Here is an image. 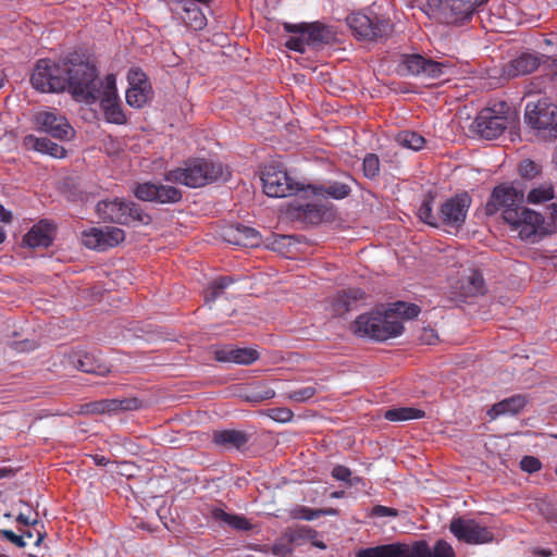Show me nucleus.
<instances>
[{"label": "nucleus", "mask_w": 557, "mask_h": 557, "mask_svg": "<svg viewBox=\"0 0 557 557\" xmlns=\"http://www.w3.org/2000/svg\"><path fill=\"white\" fill-rule=\"evenodd\" d=\"M66 89L78 100L95 102L104 85L96 65L85 53L77 51L64 58Z\"/></svg>", "instance_id": "f257e3e1"}, {"label": "nucleus", "mask_w": 557, "mask_h": 557, "mask_svg": "<svg viewBox=\"0 0 557 557\" xmlns=\"http://www.w3.org/2000/svg\"><path fill=\"white\" fill-rule=\"evenodd\" d=\"M228 176L230 172L221 163L207 159L188 160L183 166L164 174L165 181L190 188H199L219 180L226 181Z\"/></svg>", "instance_id": "f03ea898"}, {"label": "nucleus", "mask_w": 557, "mask_h": 557, "mask_svg": "<svg viewBox=\"0 0 557 557\" xmlns=\"http://www.w3.org/2000/svg\"><path fill=\"white\" fill-rule=\"evenodd\" d=\"M404 325L392 312L372 311L360 314L355 321V333L376 341H386L400 335Z\"/></svg>", "instance_id": "7ed1b4c3"}, {"label": "nucleus", "mask_w": 557, "mask_h": 557, "mask_svg": "<svg viewBox=\"0 0 557 557\" xmlns=\"http://www.w3.org/2000/svg\"><path fill=\"white\" fill-rule=\"evenodd\" d=\"M96 212L103 222L121 225H128L133 222L148 225L152 221L140 205L121 198L99 201L96 206Z\"/></svg>", "instance_id": "20e7f679"}, {"label": "nucleus", "mask_w": 557, "mask_h": 557, "mask_svg": "<svg viewBox=\"0 0 557 557\" xmlns=\"http://www.w3.org/2000/svg\"><path fill=\"white\" fill-rule=\"evenodd\" d=\"M284 29L290 34L285 46L297 52H305L306 46H320L330 44L335 37V33L327 26L315 23L290 24L285 23Z\"/></svg>", "instance_id": "39448f33"}, {"label": "nucleus", "mask_w": 557, "mask_h": 557, "mask_svg": "<svg viewBox=\"0 0 557 557\" xmlns=\"http://www.w3.org/2000/svg\"><path fill=\"white\" fill-rule=\"evenodd\" d=\"M347 24L356 38L367 41L385 39L392 34L394 28L388 18L372 12L351 13L347 16Z\"/></svg>", "instance_id": "423d86ee"}, {"label": "nucleus", "mask_w": 557, "mask_h": 557, "mask_svg": "<svg viewBox=\"0 0 557 557\" xmlns=\"http://www.w3.org/2000/svg\"><path fill=\"white\" fill-rule=\"evenodd\" d=\"M64 58L60 61L39 59L30 76L32 86L41 92L66 90Z\"/></svg>", "instance_id": "0eeeda50"}, {"label": "nucleus", "mask_w": 557, "mask_h": 557, "mask_svg": "<svg viewBox=\"0 0 557 557\" xmlns=\"http://www.w3.org/2000/svg\"><path fill=\"white\" fill-rule=\"evenodd\" d=\"M263 191L273 198H284L299 191L307 193V187L294 181L288 173L276 164L265 165L261 172Z\"/></svg>", "instance_id": "6e6552de"}, {"label": "nucleus", "mask_w": 557, "mask_h": 557, "mask_svg": "<svg viewBox=\"0 0 557 557\" xmlns=\"http://www.w3.org/2000/svg\"><path fill=\"white\" fill-rule=\"evenodd\" d=\"M524 120L544 139H557V106L546 100L529 102Z\"/></svg>", "instance_id": "1a4fd4ad"}, {"label": "nucleus", "mask_w": 557, "mask_h": 557, "mask_svg": "<svg viewBox=\"0 0 557 557\" xmlns=\"http://www.w3.org/2000/svg\"><path fill=\"white\" fill-rule=\"evenodd\" d=\"M524 202V190L519 182L503 183L494 187L490 200L485 206L486 214L493 215L502 210L506 221V211H518Z\"/></svg>", "instance_id": "9d476101"}, {"label": "nucleus", "mask_w": 557, "mask_h": 557, "mask_svg": "<svg viewBox=\"0 0 557 557\" xmlns=\"http://www.w3.org/2000/svg\"><path fill=\"white\" fill-rule=\"evenodd\" d=\"M449 531L459 542L471 545L487 544L494 540L493 532L473 519L454 518Z\"/></svg>", "instance_id": "9b49d317"}, {"label": "nucleus", "mask_w": 557, "mask_h": 557, "mask_svg": "<svg viewBox=\"0 0 557 557\" xmlns=\"http://www.w3.org/2000/svg\"><path fill=\"white\" fill-rule=\"evenodd\" d=\"M97 100H100L101 109L109 123L119 125L126 123V115L117 96L116 81L113 74L106 76L104 85L100 88Z\"/></svg>", "instance_id": "f8f14e48"}, {"label": "nucleus", "mask_w": 557, "mask_h": 557, "mask_svg": "<svg viewBox=\"0 0 557 557\" xmlns=\"http://www.w3.org/2000/svg\"><path fill=\"white\" fill-rule=\"evenodd\" d=\"M471 202V197L466 191L446 199L440 207V224L460 228L466 221Z\"/></svg>", "instance_id": "ddd939ff"}, {"label": "nucleus", "mask_w": 557, "mask_h": 557, "mask_svg": "<svg viewBox=\"0 0 557 557\" xmlns=\"http://www.w3.org/2000/svg\"><path fill=\"white\" fill-rule=\"evenodd\" d=\"M125 239V233L122 228L115 226L91 227L82 235L83 244L98 251H104L117 246Z\"/></svg>", "instance_id": "4468645a"}, {"label": "nucleus", "mask_w": 557, "mask_h": 557, "mask_svg": "<svg viewBox=\"0 0 557 557\" xmlns=\"http://www.w3.org/2000/svg\"><path fill=\"white\" fill-rule=\"evenodd\" d=\"M486 0H440V11L446 24L459 25L470 20Z\"/></svg>", "instance_id": "2eb2a0df"}, {"label": "nucleus", "mask_w": 557, "mask_h": 557, "mask_svg": "<svg viewBox=\"0 0 557 557\" xmlns=\"http://www.w3.org/2000/svg\"><path fill=\"white\" fill-rule=\"evenodd\" d=\"M136 198L143 201L158 203H176L182 200V191L169 185L154 184L150 182L137 184L134 189Z\"/></svg>", "instance_id": "dca6fc26"}, {"label": "nucleus", "mask_w": 557, "mask_h": 557, "mask_svg": "<svg viewBox=\"0 0 557 557\" xmlns=\"http://www.w3.org/2000/svg\"><path fill=\"white\" fill-rule=\"evenodd\" d=\"M506 222L515 230H519L522 238H530L535 235L544 223L542 214L522 206L518 211L507 210Z\"/></svg>", "instance_id": "f3484780"}, {"label": "nucleus", "mask_w": 557, "mask_h": 557, "mask_svg": "<svg viewBox=\"0 0 557 557\" xmlns=\"http://www.w3.org/2000/svg\"><path fill=\"white\" fill-rule=\"evenodd\" d=\"M401 67L408 75L423 78H440L444 74L446 66L421 54H407L404 57Z\"/></svg>", "instance_id": "a211bd4d"}, {"label": "nucleus", "mask_w": 557, "mask_h": 557, "mask_svg": "<svg viewBox=\"0 0 557 557\" xmlns=\"http://www.w3.org/2000/svg\"><path fill=\"white\" fill-rule=\"evenodd\" d=\"M35 123L40 131L61 140H69L74 133L67 120L57 112L40 111L35 115Z\"/></svg>", "instance_id": "6ab92c4d"}, {"label": "nucleus", "mask_w": 557, "mask_h": 557, "mask_svg": "<svg viewBox=\"0 0 557 557\" xmlns=\"http://www.w3.org/2000/svg\"><path fill=\"white\" fill-rule=\"evenodd\" d=\"M473 128L482 138L492 140L505 132L507 117L495 114L491 108H485L475 117Z\"/></svg>", "instance_id": "aec40b11"}, {"label": "nucleus", "mask_w": 557, "mask_h": 557, "mask_svg": "<svg viewBox=\"0 0 557 557\" xmlns=\"http://www.w3.org/2000/svg\"><path fill=\"white\" fill-rule=\"evenodd\" d=\"M356 557H416L414 542L411 544L394 542L360 548L356 552Z\"/></svg>", "instance_id": "412c9836"}, {"label": "nucleus", "mask_w": 557, "mask_h": 557, "mask_svg": "<svg viewBox=\"0 0 557 557\" xmlns=\"http://www.w3.org/2000/svg\"><path fill=\"white\" fill-rule=\"evenodd\" d=\"M140 400L137 398L100 399L85 404L83 411L94 414L115 413L119 411L136 410L140 408Z\"/></svg>", "instance_id": "4be33fe9"}, {"label": "nucleus", "mask_w": 557, "mask_h": 557, "mask_svg": "<svg viewBox=\"0 0 557 557\" xmlns=\"http://www.w3.org/2000/svg\"><path fill=\"white\" fill-rule=\"evenodd\" d=\"M258 350L248 347L223 346L214 350V359L219 362H233L242 366H250L259 359Z\"/></svg>", "instance_id": "5701e85b"}, {"label": "nucleus", "mask_w": 557, "mask_h": 557, "mask_svg": "<svg viewBox=\"0 0 557 557\" xmlns=\"http://www.w3.org/2000/svg\"><path fill=\"white\" fill-rule=\"evenodd\" d=\"M69 360L76 369L86 373L104 375L110 372L109 366L102 360L101 356L94 352L72 351Z\"/></svg>", "instance_id": "b1692460"}, {"label": "nucleus", "mask_w": 557, "mask_h": 557, "mask_svg": "<svg viewBox=\"0 0 557 557\" xmlns=\"http://www.w3.org/2000/svg\"><path fill=\"white\" fill-rule=\"evenodd\" d=\"M55 225L47 220L35 224L24 236L23 243L30 248H48L54 237Z\"/></svg>", "instance_id": "393cba45"}, {"label": "nucleus", "mask_w": 557, "mask_h": 557, "mask_svg": "<svg viewBox=\"0 0 557 557\" xmlns=\"http://www.w3.org/2000/svg\"><path fill=\"white\" fill-rule=\"evenodd\" d=\"M210 0H173L174 3L182 7L185 25L194 30H201L207 25V17L198 7V3L207 4Z\"/></svg>", "instance_id": "a878e982"}, {"label": "nucleus", "mask_w": 557, "mask_h": 557, "mask_svg": "<svg viewBox=\"0 0 557 557\" xmlns=\"http://www.w3.org/2000/svg\"><path fill=\"white\" fill-rule=\"evenodd\" d=\"M212 442L224 449H243L249 442V435L240 430H218L212 434Z\"/></svg>", "instance_id": "bb28decb"}, {"label": "nucleus", "mask_w": 557, "mask_h": 557, "mask_svg": "<svg viewBox=\"0 0 557 557\" xmlns=\"http://www.w3.org/2000/svg\"><path fill=\"white\" fill-rule=\"evenodd\" d=\"M366 293L361 288H348L341 290L333 299V311L337 315H343L346 312L357 308L358 302L363 300Z\"/></svg>", "instance_id": "cd10ccee"}, {"label": "nucleus", "mask_w": 557, "mask_h": 557, "mask_svg": "<svg viewBox=\"0 0 557 557\" xmlns=\"http://www.w3.org/2000/svg\"><path fill=\"white\" fill-rule=\"evenodd\" d=\"M416 557H456L453 546L445 540H437L433 546L425 540L414 541Z\"/></svg>", "instance_id": "c85d7f7f"}, {"label": "nucleus", "mask_w": 557, "mask_h": 557, "mask_svg": "<svg viewBox=\"0 0 557 557\" xmlns=\"http://www.w3.org/2000/svg\"><path fill=\"white\" fill-rule=\"evenodd\" d=\"M23 146L27 150L47 153L53 158H64L66 150L48 138H38L35 135H26L23 138Z\"/></svg>", "instance_id": "c756f323"}, {"label": "nucleus", "mask_w": 557, "mask_h": 557, "mask_svg": "<svg viewBox=\"0 0 557 557\" xmlns=\"http://www.w3.org/2000/svg\"><path fill=\"white\" fill-rule=\"evenodd\" d=\"M226 240L231 244L244 247H255L260 243L258 231L245 225L230 227L226 232Z\"/></svg>", "instance_id": "7c9ffc66"}, {"label": "nucleus", "mask_w": 557, "mask_h": 557, "mask_svg": "<svg viewBox=\"0 0 557 557\" xmlns=\"http://www.w3.org/2000/svg\"><path fill=\"white\" fill-rule=\"evenodd\" d=\"M541 63L534 53L524 52L511 60L507 67L509 76L527 75L535 71Z\"/></svg>", "instance_id": "2f4dec72"}, {"label": "nucleus", "mask_w": 557, "mask_h": 557, "mask_svg": "<svg viewBox=\"0 0 557 557\" xmlns=\"http://www.w3.org/2000/svg\"><path fill=\"white\" fill-rule=\"evenodd\" d=\"M525 404L527 400L523 396L515 395L493 405L487 414L492 420L502 414H517L524 408Z\"/></svg>", "instance_id": "473e14b6"}, {"label": "nucleus", "mask_w": 557, "mask_h": 557, "mask_svg": "<svg viewBox=\"0 0 557 557\" xmlns=\"http://www.w3.org/2000/svg\"><path fill=\"white\" fill-rule=\"evenodd\" d=\"M311 190L314 195H327L334 199H344L349 196L351 191V187L348 183L344 182H331L326 187L320 186L315 187L312 185L307 186V191Z\"/></svg>", "instance_id": "72a5a7b5"}, {"label": "nucleus", "mask_w": 557, "mask_h": 557, "mask_svg": "<svg viewBox=\"0 0 557 557\" xmlns=\"http://www.w3.org/2000/svg\"><path fill=\"white\" fill-rule=\"evenodd\" d=\"M211 513L215 520L223 521L235 530L250 531L252 529V523L244 516L228 513L221 508L212 509Z\"/></svg>", "instance_id": "f704fd0d"}, {"label": "nucleus", "mask_w": 557, "mask_h": 557, "mask_svg": "<svg viewBox=\"0 0 557 557\" xmlns=\"http://www.w3.org/2000/svg\"><path fill=\"white\" fill-rule=\"evenodd\" d=\"M425 417V412L413 407L391 408L384 412V418L392 422L418 420Z\"/></svg>", "instance_id": "c9c22d12"}, {"label": "nucleus", "mask_w": 557, "mask_h": 557, "mask_svg": "<svg viewBox=\"0 0 557 557\" xmlns=\"http://www.w3.org/2000/svg\"><path fill=\"white\" fill-rule=\"evenodd\" d=\"M232 283H234L232 276H219L214 278L203 292L205 302L211 304L216 300Z\"/></svg>", "instance_id": "e433bc0d"}, {"label": "nucleus", "mask_w": 557, "mask_h": 557, "mask_svg": "<svg viewBox=\"0 0 557 557\" xmlns=\"http://www.w3.org/2000/svg\"><path fill=\"white\" fill-rule=\"evenodd\" d=\"M285 540L288 541L293 546L301 545L306 541L312 540L317 535V531L307 525H300L295 528H288L284 531Z\"/></svg>", "instance_id": "4c0bfd02"}, {"label": "nucleus", "mask_w": 557, "mask_h": 557, "mask_svg": "<svg viewBox=\"0 0 557 557\" xmlns=\"http://www.w3.org/2000/svg\"><path fill=\"white\" fill-rule=\"evenodd\" d=\"M555 198L554 186L550 183H544L532 188L527 195V202L531 205H540Z\"/></svg>", "instance_id": "58836bf2"}, {"label": "nucleus", "mask_w": 557, "mask_h": 557, "mask_svg": "<svg viewBox=\"0 0 557 557\" xmlns=\"http://www.w3.org/2000/svg\"><path fill=\"white\" fill-rule=\"evenodd\" d=\"M151 97V86L128 87L126 102L133 108H143Z\"/></svg>", "instance_id": "ea45409f"}, {"label": "nucleus", "mask_w": 557, "mask_h": 557, "mask_svg": "<svg viewBox=\"0 0 557 557\" xmlns=\"http://www.w3.org/2000/svg\"><path fill=\"white\" fill-rule=\"evenodd\" d=\"M433 201H434V197L432 195H428L418 209V216L425 224H429L434 227H438L440 226V211L436 214L433 213Z\"/></svg>", "instance_id": "a19ab883"}, {"label": "nucleus", "mask_w": 557, "mask_h": 557, "mask_svg": "<svg viewBox=\"0 0 557 557\" xmlns=\"http://www.w3.org/2000/svg\"><path fill=\"white\" fill-rule=\"evenodd\" d=\"M395 140L398 145L412 150H420L425 145L424 137L412 131L399 132L396 135Z\"/></svg>", "instance_id": "79ce46f5"}, {"label": "nucleus", "mask_w": 557, "mask_h": 557, "mask_svg": "<svg viewBox=\"0 0 557 557\" xmlns=\"http://www.w3.org/2000/svg\"><path fill=\"white\" fill-rule=\"evenodd\" d=\"M397 317V320L403 324L404 319H412L420 313V307L414 304L396 302L394 308L387 310Z\"/></svg>", "instance_id": "37998d69"}, {"label": "nucleus", "mask_w": 557, "mask_h": 557, "mask_svg": "<svg viewBox=\"0 0 557 557\" xmlns=\"http://www.w3.org/2000/svg\"><path fill=\"white\" fill-rule=\"evenodd\" d=\"M324 210L315 203H306L299 207V216L310 224H318L322 221Z\"/></svg>", "instance_id": "c03bdc74"}, {"label": "nucleus", "mask_w": 557, "mask_h": 557, "mask_svg": "<svg viewBox=\"0 0 557 557\" xmlns=\"http://www.w3.org/2000/svg\"><path fill=\"white\" fill-rule=\"evenodd\" d=\"M363 175L373 180L380 174V159L375 153H367L362 162Z\"/></svg>", "instance_id": "a18cd8bd"}, {"label": "nucleus", "mask_w": 557, "mask_h": 557, "mask_svg": "<svg viewBox=\"0 0 557 557\" xmlns=\"http://www.w3.org/2000/svg\"><path fill=\"white\" fill-rule=\"evenodd\" d=\"M275 396V391L265 384L256 386L247 396L246 399L250 403H261L271 399Z\"/></svg>", "instance_id": "49530a36"}, {"label": "nucleus", "mask_w": 557, "mask_h": 557, "mask_svg": "<svg viewBox=\"0 0 557 557\" xmlns=\"http://www.w3.org/2000/svg\"><path fill=\"white\" fill-rule=\"evenodd\" d=\"M467 294L474 296L479 294H484L485 292V284L483 275L474 271L467 280V287H466Z\"/></svg>", "instance_id": "de8ad7c7"}, {"label": "nucleus", "mask_w": 557, "mask_h": 557, "mask_svg": "<svg viewBox=\"0 0 557 557\" xmlns=\"http://www.w3.org/2000/svg\"><path fill=\"white\" fill-rule=\"evenodd\" d=\"M315 385L304 386L287 393V398L296 403H305L317 394Z\"/></svg>", "instance_id": "09e8293b"}, {"label": "nucleus", "mask_w": 557, "mask_h": 557, "mask_svg": "<svg viewBox=\"0 0 557 557\" xmlns=\"http://www.w3.org/2000/svg\"><path fill=\"white\" fill-rule=\"evenodd\" d=\"M518 170L521 177L525 180H532L541 173V166L530 159L521 161Z\"/></svg>", "instance_id": "8fccbe9b"}, {"label": "nucleus", "mask_w": 557, "mask_h": 557, "mask_svg": "<svg viewBox=\"0 0 557 557\" xmlns=\"http://www.w3.org/2000/svg\"><path fill=\"white\" fill-rule=\"evenodd\" d=\"M268 416L275 422L287 423L293 420L294 412L286 407H277L269 409Z\"/></svg>", "instance_id": "3c124183"}, {"label": "nucleus", "mask_w": 557, "mask_h": 557, "mask_svg": "<svg viewBox=\"0 0 557 557\" xmlns=\"http://www.w3.org/2000/svg\"><path fill=\"white\" fill-rule=\"evenodd\" d=\"M129 87L151 86L146 74L138 67L131 69L127 75Z\"/></svg>", "instance_id": "603ef678"}, {"label": "nucleus", "mask_w": 557, "mask_h": 557, "mask_svg": "<svg viewBox=\"0 0 557 557\" xmlns=\"http://www.w3.org/2000/svg\"><path fill=\"white\" fill-rule=\"evenodd\" d=\"M272 554L278 557H289L293 554V545L285 540L284 533L282 536L272 545Z\"/></svg>", "instance_id": "864d4df0"}, {"label": "nucleus", "mask_w": 557, "mask_h": 557, "mask_svg": "<svg viewBox=\"0 0 557 557\" xmlns=\"http://www.w3.org/2000/svg\"><path fill=\"white\" fill-rule=\"evenodd\" d=\"M520 467L528 473H534L541 470L542 462L539 458L533 456H524L520 461Z\"/></svg>", "instance_id": "5fc2aeb1"}, {"label": "nucleus", "mask_w": 557, "mask_h": 557, "mask_svg": "<svg viewBox=\"0 0 557 557\" xmlns=\"http://www.w3.org/2000/svg\"><path fill=\"white\" fill-rule=\"evenodd\" d=\"M371 517L374 518H384V517H393L396 518L398 516V510L392 507H386L383 505H375L371 509Z\"/></svg>", "instance_id": "6e6d98bb"}, {"label": "nucleus", "mask_w": 557, "mask_h": 557, "mask_svg": "<svg viewBox=\"0 0 557 557\" xmlns=\"http://www.w3.org/2000/svg\"><path fill=\"white\" fill-rule=\"evenodd\" d=\"M0 535H2L5 540L14 544L16 547L23 548L26 546V542L24 540V535H17L11 530H1Z\"/></svg>", "instance_id": "4d7b16f0"}, {"label": "nucleus", "mask_w": 557, "mask_h": 557, "mask_svg": "<svg viewBox=\"0 0 557 557\" xmlns=\"http://www.w3.org/2000/svg\"><path fill=\"white\" fill-rule=\"evenodd\" d=\"M295 517L302 519V520L311 521V520L320 518L321 512L319 511V509L301 507L298 509L297 515Z\"/></svg>", "instance_id": "13d9d810"}, {"label": "nucleus", "mask_w": 557, "mask_h": 557, "mask_svg": "<svg viewBox=\"0 0 557 557\" xmlns=\"http://www.w3.org/2000/svg\"><path fill=\"white\" fill-rule=\"evenodd\" d=\"M332 476L338 481H349L350 476H351V471L349 468L345 467V466H342V465H337L335 466L333 469H332V472H331Z\"/></svg>", "instance_id": "bf43d9fd"}, {"label": "nucleus", "mask_w": 557, "mask_h": 557, "mask_svg": "<svg viewBox=\"0 0 557 557\" xmlns=\"http://www.w3.org/2000/svg\"><path fill=\"white\" fill-rule=\"evenodd\" d=\"M11 346H12L13 349L23 352V351H29V350L35 349L36 344L33 341L26 339V341H23V342H14V343H12Z\"/></svg>", "instance_id": "052dcab7"}, {"label": "nucleus", "mask_w": 557, "mask_h": 557, "mask_svg": "<svg viewBox=\"0 0 557 557\" xmlns=\"http://www.w3.org/2000/svg\"><path fill=\"white\" fill-rule=\"evenodd\" d=\"M532 554L537 557H550L553 556V550L549 548L535 547L532 549Z\"/></svg>", "instance_id": "680f3d73"}, {"label": "nucleus", "mask_w": 557, "mask_h": 557, "mask_svg": "<svg viewBox=\"0 0 557 557\" xmlns=\"http://www.w3.org/2000/svg\"><path fill=\"white\" fill-rule=\"evenodd\" d=\"M0 221L3 223H10L12 221V213L3 206L0 208Z\"/></svg>", "instance_id": "e2e57ef3"}, {"label": "nucleus", "mask_w": 557, "mask_h": 557, "mask_svg": "<svg viewBox=\"0 0 557 557\" xmlns=\"http://www.w3.org/2000/svg\"><path fill=\"white\" fill-rule=\"evenodd\" d=\"M92 458L97 466H106L109 462V460L104 456L95 455Z\"/></svg>", "instance_id": "0e129e2a"}, {"label": "nucleus", "mask_w": 557, "mask_h": 557, "mask_svg": "<svg viewBox=\"0 0 557 557\" xmlns=\"http://www.w3.org/2000/svg\"><path fill=\"white\" fill-rule=\"evenodd\" d=\"M319 511L321 516H336L338 513V510L335 508L319 509Z\"/></svg>", "instance_id": "69168bd1"}, {"label": "nucleus", "mask_w": 557, "mask_h": 557, "mask_svg": "<svg viewBox=\"0 0 557 557\" xmlns=\"http://www.w3.org/2000/svg\"><path fill=\"white\" fill-rule=\"evenodd\" d=\"M16 520L24 525L30 524L29 519L26 516H24L23 513L18 515Z\"/></svg>", "instance_id": "338daca9"}, {"label": "nucleus", "mask_w": 557, "mask_h": 557, "mask_svg": "<svg viewBox=\"0 0 557 557\" xmlns=\"http://www.w3.org/2000/svg\"><path fill=\"white\" fill-rule=\"evenodd\" d=\"M550 214H552V219L557 222V203H552L550 205Z\"/></svg>", "instance_id": "774afa93"}]
</instances>
